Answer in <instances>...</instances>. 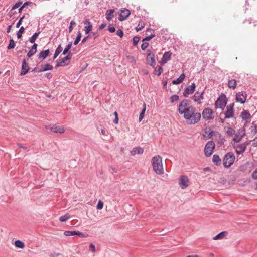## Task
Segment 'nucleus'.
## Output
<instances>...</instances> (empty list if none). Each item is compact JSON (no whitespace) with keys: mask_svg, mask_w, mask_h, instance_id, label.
<instances>
[{"mask_svg":"<svg viewBox=\"0 0 257 257\" xmlns=\"http://www.w3.org/2000/svg\"><path fill=\"white\" fill-rule=\"evenodd\" d=\"M186 119V122L188 124H194L197 123L201 118V114L198 112H193V114L191 115Z\"/></svg>","mask_w":257,"mask_h":257,"instance_id":"obj_3","label":"nucleus"},{"mask_svg":"<svg viewBox=\"0 0 257 257\" xmlns=\"http://www.w3.org/2000/svg\"><path fill=\"white\" fill-rule=\"evenodd\" d=\"M72 54L71 53H69L66 56H65L64 58L61 59V63L63 64L64 65H68V63H66V61L67 60H69L72 58Z\"/></svg>","mask_w":257,"mask_h":257,"instance_id":"obj_27","label":"nucleus"},{"mask_svg":"<svg viewBox=\"0 0 257 257\" xmlns=\"http://www.w3.org/2000/svg\"><path fill=\"white\" fill-rule=\"evenodd\" d=\"M251 133L253 135L257 133V124H253L251 126Z\"/></svg>","mask_w":257,"mask_h":257,"instance_id":"obj_51","label":"nucleus"},{"mask_svg":"<svg viewBox=\"0 0 257 257\" xmlns=\"http://www.w3.org/2000/svg\"><path fill=\"white\" fill-rule=\"evenodd\" d=\"M178 99H179V96L177 95H172L170 97V101H171V103H173L175 101H177Z\"/></svg>","mask_w":257,"mask_h":257,"instance_id":"obj_47","label":"nucleus"},{"mask_svg":"<svg viewBox=\"0 0 257 257\" xmlns=\"http://www.w3.org/2000/svg\"><path fill=\"white\" fill-rule=\"evenodd\" d=\"M248 145V143L243 142L241 144H234V148L236 149V152L237 154H240L243 153L246 150V147Z\"/></svg>","mask_w":257,"mask_h":257,"instance_id":"obj_7","label":"nucleus"},{"mask_svg":"<svg viewBox=\"0 0 257 257\" xmlns=\"http://www.w3.org/2000/svg\"><path fill=\"white\" fill-rule=\"evenodd\" d=\"M235 131L231 127H228V130L226 131V133L230 136H232L235 134Z\"/></svg>","mask_w":257,"mask_h":257,"instance_id":"obj_45","label":"nucleus"},{"mask_svg":"<svg viewBox=\"0 0 257 257\" xmlns=\"http://www.w3.org/2000/svg\"><path fill=\"white\" fill-rule=\"evenodd\" d=\"M154 37L155 35L151 34L150 36H147L145 38H144L143 41H149Z\"/></svg>","mask_w":257,"mask_h":257,"instance_id":"obj_52","label":"nucleus"},{"mask_svg":"<svg viewBox=\"0 0 257 257\" xmlns=\"http://www.w3.org/2000/svg\"><path fill=\"white\" fill-rule=\"evenodd\" d=\"M147 61L148 64L152 67L155 66L156 64V61L154 59V54L150 50H147Z\"/></svg>","mask_w":257,"mask_h":257,"instance_id":"obj_10","label":"nucleus"},{"mask_svg":"<svg viewBox=\"0 0 257 257\" xmlns=\"http://www.w3.org/2000/svg\"><path fill=\"white\" fill-rule=\"evenodd\" d=\"M179 185L183 189L188 187L190 185V182L188 177L186 175H181L179 179Z\"/></svg>","mask_w":257,"mask_h":257,"instance_id":"obj_5","label":"nucleus"},{"mask_svg":"<svg viewBox=\"0 0 257 257\" xmlns=\"http://www.w3.org/2000/svg\"><path fill=\"white\" fill-rule=\"evenodd\" d=\"M52 69H53V66L49 64H46L44 65L43 69H40L39 70V71H38V73H40V72H43V71H48V70H51Z\"/></svg>","mask_w":257,"mask_h":257,"instance_id":"obj_29","label":"nucleus"},{"mask_svg":"<svg viewBox=\"0 0 257 257\" xmlns=\"http://www.w3.org/2000/svg\"><path fill=\"white\" fill-rule=\"evenodd\" d=\"M15 246L20 248H23L25 246L24 243L21 240H17L15 242Z\"/></svg>","mask_w":257,"mask_h":257,"instance_id":"obj_37","label":"nucleus"},{"mask_svg":"<svg viewBox=\"0 0 257 257\" xmlns=\"http://www.w3.org/2000/svg\"><path fill=\"white\" fill-rule=\"evenodd\" d=\"M70 217V215L68 214H66L65 215L61 216L59 218V220L61 222H65L67 221Z\"/></svg>","mask_w":257,"mask_h":257,"instance_id":"obj_41","label":"nucleus"},{"mask_svg":"<svg viewBox=\"0 0 257 257\" xmlns=\"http://www.w3.org/2000/svg\"><path fill=\"white\" fill-rule=\"evenodd\" d=\"M146 109V103H143V109L142 110V111H141V113H144V114H145V112Z\"/></svg>","mask_w":257,"mask_h":257,"instance_id":"obj_63","label":"nucleus"},{"mask_svg":"<svg viewBox=\"0 0 257 257\" xmlns=\"http://www.w3.org/2000/svg\"><path fill=\"white\" fill-rule=\"evenodd\" d=\"M91 34L85 37L82 40V43H84L87 39L89 38V37L90 36Z\"/></svg>","mask_w":257,"mask_h":257,"instance_id":"obj_62","label":"nucleus"},{"mask_svg":"<svg viewBox=\"0 0 257 257\" xmlns=\"http://www.w3.org/2000/svg\"><path fill=\"white\" fill-rule=\"evenodd\" d=\"M226 103L225 97H219L215 102V107L216 108H219L223 110L226 106Z\"/></svg>","mask_w":257,"mask_h":257,"instance_id":"obj_14","label":"nucleus"},{"mask_svg":"<svg viewBox=\"0 0 257 257\" xmlns=\"http://www.w3.org/2000/svg\"><path fill=\"white\" fill-rule=\"evenodd\" d=\"M106 25H107V24L105 23L101 24L99 27V29L102 30L106 26Z\"/></svg>","mask_w":257,"mask_h":257,"instance_id":"obj_59","label":"nucleus"},{"mask_svg":"<svg viewBox=\"0 0 257 257\" xmlns=\"http://www.w3.org/2000/svg\"><path fill=\"white\" fill-rule=\"evenodd\" d=\"M36 51L31 49L28 52L27 55V56L30 58L33 55H34L36 53Z\"/></svg>","mask_w":257,"mask_h":257,"instance_id":"obj_48","label":"nucleus"},{"mask_svg":"<svg viewBox=\"0 0 257 257\" xmlns=\"http://www.w3.org/2000/svg\"><path fill=\"white\" fill-rule=\"evenodd\" d=\"M228 85L230 88L234 89L236 87V81L235 79H231L228 81Z\"/></svg>","mask_w":257,"mask_h":257,"instance_id":"obj_30","label":"nucleus"},{"mask_svg":"<svg viewBox=\"0 0 257 257\" xmlns=\"http://www.w3.org/2000/svg\"><path fill=\"white\" fill-rule=\"evenodd\" d=\"M247 97V94L245 92H239L236 95V102L244 104L245 102Z\"/></svg>","mask_w":257,"mask_h":257,"instance_id":"obj_9","label":"nucleus"},{"mask_svg":"<svg viewBox=\"0 0 257 257\" xmlns=\"http://www.w3.org/2000/svg\"><path fill=\"white\" fill-rule=\"evenodd\" d=\"M114 116H115V118H114V120H113L114 122L115 123H118V114H117V113L115 111L114 112Z\"/></svg>","mask_w":257,"mask_h":257,"instance_id":"obj_55","label":"nucleus"},{"mask_svg":"<svg viewBox=\"0 0 257 257\" xmlns=\"http://www.w3.org/2000/svg\"><path fill=\"white\" fill-rule=\"evenodd\" d=\"M16 46L15 43L13 39L10 40L9 44L7 47L8 49H11L14 48Z\"/></svg>","mask_w":257,"mask_h":257,"instance_id":"obj_42","label":"nucleus"},{"mask_svg":"<svg viewBox=\"0 0 257 257\" xmlns=\"http://www.w3.org/2000/svg\"><path fill=\"white\" fill-rule=\"evenodd\" d=\"M152 165L153 170L157 174L162 175L164 173L162 158L160 156L157 155L152 158Z\"/></svg>","mask_w":257,"mask_h":257,"instance_id":"obj_1","label":"nucleus"},{"mask_svg":"<svg viewBox=\"0 0 257 257\" xmlns=\"http://www.w3.org/2000/svg\"><path fill=\"white\" fill-rule=\"evenodd\" d=\"M235 157L232 152H229L227 153L223 159V163L225 168H229L234 163Z\"/></svg>","mask_w":257,"mask_h":257,"instance_id":"obj_2","label":"nucleus"},{"mask_svg":"<svg viewBox=\"0 0 257 257\" xmlns=\"http://www.w3.org/2000/svg\"><path fill=\"white\" fill-rule=\"evenodd\" d=\"M25 28L23 26L20 27L18 32L17 33V38L20 39L22 37V34L24 32Z\"/></svg>","mask_w":257,"mask_h":257,"instance_id":"obj_39","label":"nucleus"},{"mask_svg":"<svg viewBox=\"0 0 257 257\" xmlns=\"http://www.w3.org/2000/svg\"><path fill=\"white\" fill-rule=\"evenodd\" d=\"M106 17L108 21H110L112 18V9L108 10L106 13Z\"/></svg>","mask_w":257,"mask_h":257,"instance_id":"obj_38","label":"nucleus"},{"mask_svg":"<svg viewBox=\"0 0 257 257\" xmlns=\"http://www.w3.org/2000/svg\"><path fill=\"white\" fill-rule=\"evenodd\" d=\"M76 22L72 20L70 22V26L69 27V32L71 33L73 29V26H76Z\"/></svg>","mask_w":257,"mask_h":257,"instance_id":"obj_44","label":"nucleus"},{"mask_svg":"<svg viewBox=\"0 0 257 257\" xmlns=\"http://www.w3.org/2000/svg\"><path fill=\"white\" fill-rule=\"evenodd\" d=\"M32 3L31 2H25L23 5L19 9V13H21L22 11V10L23 9H25V7H26L27 6L30 5Z\"/></svg>","mask_w":257,"mask_h":257,"instance_id":"obj_43","label":"nucleus"},{"mask_svg":"<svg viewBox=\"0 0 257 257\" xmlns=\"http://www.w3.org/2000/svg\"><path fill=\"white\" fill-rule=\"evenodd\" d=\"M37 46H38V45H37V44L36 43H34V44L33 45V46H32V48H31V49H33V50H35V51H37Z\"/></svg>","mask_w":257,"mask_h":257,"instance_id":"obj_64","label":"nucleus"},{"mask_svg":"<svg viewBox=\"0 0 257 257\" xmlns=\"http://www.w3.org/2000/svg\"><path fill=\"white\" fill-rule=\"evenodd\" d=\"M215 148V144L212 141L208 142L204 148V153L206 156L209 157L212 154Z\"/></svg>","mask_w":257,"mask_h":257,"instance_id":"obj_4","label":"nucleus"},{"mask_svg":"<svg viewBox=\"0 0 257 257\" xmlns=\"http://www.w3.org/2000/svg\"><path fill=\"white\" fill-rule=\"evenodd\" d=\"M234 103H231L226 107V111L225 112V118H230L234 116Z\"/></svg>","mask_w":257,"mask_h":257,"instance_id":"obj_12","label":"nucleus"},{"mask_svg":"<svg viewBox=\"0 0 257 257\" xmlns=\"http://www.w3.org/2000/svg\"><path fill=\"white\" fill-rule=\"evenodd\" d=\"M49 53H50L49 49L43 50L40 52V53L38 55V59H41V60H44L49 55Z\"/></svg>","mask_w":257,"mask_h":257,"instance_id":"obj_23","label":"nucleus"},{"mask_svg":"<svg viewBox=\"0 0 257 257\" xmlns=\"http://www.w3.org/2000/svg\"><path fill=\"white\" fill-rule=\"evenodd\" d=\"M77 235L82 238L86 237V235L84 234L79 231H78Z\"/></svg>","mask_w":257,"mask_h":257,"instance_id":"obj_60","label":"nucleus"},{"mask_svg":"<svg viewBox=\"0 0 257 257\" xmlns=\"http://www.w3.org/2000/svg\"><path fill=\"white\" fill-rule=\"evenodd\" d=\"M62 50V48L61 45H59L55 50L53 58L55 59L58 56V55L61 52Z\"/></svg>","mask_w":257,"mask_h":257,"instance_id":"obj_35","label":"nucleus"},{"mask_svg":"<svg viewBox=\"0 0 257 257\" xmlns=\"http://www.w3.org/2000/svg\"><path fill=\"white\" fill-rule=\"evenodd\" d=\"M203 92L197 91L194 96L193 99L195 102L200 103V101L203 99Z\"/></svg>","mask_w":257,"mask_h":257,"instance_id":"obj_21","label":"nucleus"},{"mask_svg":"<svg viewBox=\"0 0 257 257\" xmlns=\"http://www.w3.org/2000/svg\"><path fill=\"white\" fill-rule=\"evenodd\" d=\"M252 177L254 179H257V168L253 172L252 174Z\"/></svg>","mask_w":257,"mask_h":257,"instance_id":"obj_57","label":"nucleus"},{"mask_svg":"<svg viewBox=\"0 0 257 257\" xmlns=\"http://www.w3.org/2000/svg\"><path fill=\"white\" fill-rule=\"evenodd\" d=\"M227 234V232L226 231H223L219 234H218L217 235L214 236L213 237L214 240H218V239H223L226 235Z\"/></svg>","mask_w":257,"mask_h":257,"instance_id":"obj_28","label":"nucleus"},{"mask_svg":"<svg viewBox=\"0 0 257 257\" xmlns=\"http://www.w3.org/2000/svg\"><path fill=\"white\" fill-rule=\"evenodd\" d=\"M241 117L247 121L250 118V114L247 110H243L241 113Z\"/></svg>","mask_w":257,"mask_h":257,"instance_id":"obj_25","label":"nucleus"},{"mask_svg":"<svg viewBox=\"0 0 257 257\" xmlns=\"http://www.w3.org/2000/svg\"><path fill=\"white\" fill-rule=\"evenodd\" d=\"M144 117V114L141 112L140 114V115H139V122L142 121V120L143 119Z\"/></svg>","mask_w":257,"mask_h":257,"instance_id":"obj_61","label":"nucleus"},{"mask_svg":"<svg viewBox=\"0 0 257 257\" xmlns=\"http://www.w3.org/2000/svg\"><path fill=\"white\" fill-rule=\"evenodd\" d=\"M191 106L188 103L186 99L182 100L179 105L178 111L180 114H183L184 112Z\"/></svg>","mask_w":257,"mask_h":257,"instance_id":"obj_8","label":"nucleus"},{"mask_svg":"<svg viewBox=\"0 0 257 257\" xmlns=\"http://www.w3.org/2000/svg\"><path fill=\"white\" fill-rule=\"evenodd\" d=\"M163 72V68L161 66H158L155 68L154 74L160 76Z\"/></svg>","mask_w":257,"mask_h":257,"instance_id":"obj_36","label":"nucleus"},{"mask_svg":"<svg viewBox=\"0 0 257 257\" xmlns=\"http://www.w3.org/2000/svg\"><path fill=\"white\" fill-rule=\"evenodd\" d=\"M81 33L80 31H79L77 34V37L73 43L75 45H76L78 44V43L80 42V41L81 40Z\"/></svg>","mask_w":257,"mask_h":257,"instance_id":"obj_40","label":"nucleus"},{"mask_svg":"<svg viewBox=\"0 0 257 257\" xmlns=\"http://www.w3.org/2000/svg\"><path fill=\"white\" fill-rule=\"evenodd\" d=\"M116 34H117V35H118L120 37H122L123 36V32L120 29H119L117 31Z\"/></svg>","mask_w":257,"mask_h":257,"instance_id":"obj_58","label":"nucleus"},{"mask_svg":"<svg viewBox=\"0 0 257 257\" xmlns=\"http://www.w3.org/2000/svg\"><path fill=\"white\" fill-rule=\"evenodd\" d=\"M144 152L143 148L138 147H135L133 149V150L131 151L130 154L132 156H135L136 154H142Z\"/></svg>","mask_w":257,"mask_h":257,"instance_id":"obj_22","label":"nucleus"},{"mask_svg":"<svg viewBox=\"0 0 257 257\" xmlns=\"http://www.w3.org/2000/svg\"><path fill=\"white\" fill-rule=\"evenodd\" d=\"M24 18H25V16H23L20 19V20H19V21L17 22V23L16 24L17 28H19L20 26V25L22 24V22L23 20L24 19Z\"/></svg>","mask_w":257,"mask_h":257,"instance_id":"obj_54","label":"nucleus"},{"mask_svg":"<svg viewBox=\"0 0 257 257\" xmlns=\"http://www.w3.org/2000/svg\"><path fill=\"white\" fill-rule=\"evenodd\" d=\"M72 45V42H70L68 43V44L66 46V47L65 48L64 50H63V52L62 53L63 55H66V54H68L69 53V51L70 49V48H71Z\"/></svg>","mask_w":257,"mask_h":257,"instance_id":"obj_31","label":"nucleus"},{"mask_svg":"<svg viewBox=\"0 0 257 257\" xmlns=\"http://www.w3.org/2000/svg\"><path fill=\"white\" fill-rule=\"evenodd\" d=\"M130 11L125 8L121 10V13H120L118 17L119 20L122 21L127 18L130 15Z\"/></svg>","mask_w":257,"mask_h":257,"instance_id":"obj_16","label":"nucleus"},{"mask_svg":"<svg viewBox=\"0 0 257 257\" xmlns=\"http://www.w3.org/2000/svg\"><path fill=\"white\" fill-rule=\"evenodd\" d=\"M214 111L211 109L206 108L202 112V117L206 120L213 119L214 118Z\"/></svg>","mask_w":257,"mask_h":257,"instance_id":"obj_6","label":"nucleus"},{"mask_svg":"<svg viewBox=\"0 0 257 257\" xmlns=\"http://www.w3.org/2000/svg\"><path fill=\"white\" fill-rule=\"evenodd\" d=\"M29 66L26 62V60L24 59L22 64V70L21 72V75H25L29 70Z\"/></svg>","mask_w":257,"mask_h":257,"instance_id":"obj_17","label":"nucleus"},{"mask_svg":"<svg viewBox=\"0 0 257 257\" xmlns=\"http://www.w3.org/2000/svg\"><path fill=\"white\" fill-rule=\"evenodd\" d=\"M171 54L172 53L170 51L165 52L164 53L161 59V63L162 65H164L168 61L170 60Z\"/></svg>","mask_w":257,"mask_h":257,"instance_id":"obj_19","label":"nucleus"},{"mask_svg":"<svg viewBox=\"0 0 257 257\" xmlns=\"http://www.w3.org/2000/svg\"><path fill=\"white\" fill-rule=\"evenodd\" d=\"M140 40V38L139 36H135L133 39V45L134 46H136L138 44V43Z\"/></svg>","mask_w":257,"mask_h":257,"instance_id":"obj_46","label":"nucleus"},{"mask_svg":"<svg viewBox=\"0 0 257 257\" xmlns=\"http://www.w3.org/2000/svg\"><path fill=\"white\" fill-rule=\"evenodd\" d=\"M195 111V109L194 107L191 106L189 107L187 110H186L183 114L184 115V117L185 119L189 118V116H190L191 115L193 114V112Z\"/></svg>","mask_w":257,"mask_h":257,"instance_id":"obj_18","label":"nucleus"},{"mask_svg":"<svg viewBox=\"0 0 257 257\" xmlns=\"http://www.w3.org/2000/svg\"><path fill=\"white\" fill-rule=\"evenodd\" d=\"M40 33V32H36L35 33H34L32 36L29 39V41L30 43H34V42L35 41V40H36V39L37 38L38 35H39V34Z\"/></svg>","mask_w":257,"mask_h":257,"instance_id":"obj_34","label":"nucleus"},{"mask_svg":"<svg viewBox=\"0 0 257 257\" xmlns=\"http://www.w3.org/2000/svg\"><path fill=\"white\" fill-rule=\"evenodd\" d=\"M195 88L196 84L194 83H192L190 85L185 89L183 92V96L186 97L189 95L192 94L195 91Z\"/></svg>","mask_w":257,"mask_h":257,"instance_id":"obj_13","label":"nucleus"},{"mask_svg":"<svg viewBox=\"0 0 257 257\" xmlns=\"http://www.w3.org/2000/svg\"><path fill=\"white\" fill-rule=\"evenodd\" d=\"M85 25V33L86 34H88L92 29V25H91L89 19H86L84 21Z\"/></svg>","mask_w":257,"mask_h":257,"instance_id":"obj_20","label":"nucleus"},{"mask_svg":"<svg viewBox=\"0 0 257 257\" xmlns=\"http://www.w3.org/2000/svg\"><path fill=\"white\" fill-rule=\"evenodd\" d=\"M103 207V203L101 201H99L97 205V209L98 210H100L102 209Z\"/></svg>","mask_w":257,"mask_h":257,"instance_id":"obj_53","label":"nucleus"},{"mask_svg":"<svg viewBox=\"0 0 257 257\" xmlns=\"http://www.w3.org/2000/svg\"><path fill=\"white\" fill-rule=\"evenodd\" d=\"M90 248L91 249V251L93 252H96V248H95V246L94 244H93V243H91L90 244Z\"/></svg>","mask_w":257,"mask_h":257,"instance_id":"obj_56","label":"nucleus"},{"mask_svg":"<svg viewBox=\"0 0 257 257\" xmlns=\"http://www.w3.org/2000/svg\"><path fill=\"white\" fill-rule=\"evenodd\" d=\"M212 161L214 164L217 166L220 165L221 163V160L219 156L216 154L213 156Z\"/></svg>","mask_w":257,"mask_h":257,"instance_id":"obj_26","label":"nucleus"},{"mask_svg":"<svg viewBox=\"0 0 257 257\" xmlns=\"http://www.w3.org/2000/svg\"><path fill=\"white\" fill-rule=\"evenodd\" d=\"M143 43L141 45V48L143 50H145L149 46V43L145 41H143Z\"/></svg>","mask_w":257,"mask_h":257,"instance_id":"obj_49","label":"nucleus"},{"mask_svg":"<svg viewBox=\"0 0 257 257\" xmlns=\"http://www.w3.org/2000/svg\"><path fill=\"white\" fill-rule=\"evenodd\" d=\"M47 129L50 130L52 132L56 133L63 134L65 132V129L63 127H61L57 125L47 126Z\"/></svg>","mask_w":257,"mask_h":257,"instance_id":"obj_15","label":"nucleus"},{"mask_svg":"<svg viewBox=\"0 0 257 257\" xmlns=\"http://www.w3.org/2000/svg\"><path fill=\"white\" fill-rule=\"evenodd\" d=\"M145 26V23L143 21H140L138 26L135 28L137 32L141 30Z\"/></svg>","mask_w":257,"mask_h":257,"instance_id":"obj_33","label":"nucleus"},{"mask_svg":"<svg viewBox=\"0 0 257 257\" xmlns=\"http://www.w3.org/2000/svg\"><path fill=\"white\" fill-rule=\"evenodd\" d=\"M234 137L233 139V140L236 142L238 143L239 142L242 138L245 136V130L243 129H239L237 133H235Z\"/></svg>","mask_w":257,"mask_h":257,"instance_id":"obj_11","label":"nucleus"},{"mask_svg":"<svg viewBox=\"0 0 257 257\" xmlns=\"http://www.w3.org/2000/svg\"><path fill=\"white\" fill-rule=\"evenodd\" d=\"M185 76V74L184 73H182L177 79L173 80L172 83L175 85L180 84L184 80Z\"/></svg>","mask_w":257,"mask_h":257,"instance_id":"obj_24","label":"nucleus"},{"mask_svg":"<svg viewBox=\"0 0 257 257\" xmlns=\"http://www.w3.org/2000/svg\"><path fill=\"white\" fill-rule=\"evenodd\" d=\"M22 4V2H21V1H19L18 2H17L12 8V10H15V9H16L17 8H19L21 5V4Z\"/></svg>","mask_w":257,"mask_h":257,"instance_id":"obj_50","label":"nucleus"},{"mask_svg":"<svg viewBox=\"0 0 257 257\" xmlns=\"http://www.w3.org/2000/svg\"><path fill=\"white\" fill-rule=\"evenodd\" d=\"M78 231H66L64 232V234L66 236H70L77 235Z\"/></svg>","mask_w":257,"mask_h":257,"instance_id":"obj_32","label":"nucleus"}]
</instances>
